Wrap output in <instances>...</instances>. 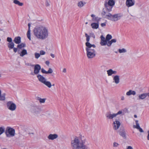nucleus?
<instances>
[{
	"label": "nucleus",
	"instance_id": "1",
	"mask_svg": "<svg viewBox=\"0 0 149 149\" xmlns=\"http://www.w3.org/2000/svg\"><path fill=\"white\" fill-rule=\"evenodd\" d=\"M104 6L106 12L105 11L104 8H103L102 13V15L104 18L112 21L116 22L120 19L122 17L123 15L120 13L112 15L109 13L108 14H106L107 12H110L112 10L113 7L108 5L106 3H104Z\"/></svg>",
	"mask_w": 149,
	"mask_h": 149
},
{
	"label": "nucleus",
	"instance_id": "2",
	"mask_svg": "<svg viewBox=\"0 0 149 149\" xmlns=\"http://www.w3.org/2000/svg\"><path fill=\"white\" fill-rule=\"evenodd\" d=\"M86 141V139L82 140L81 137L76 136L71 141V146L73 149H87L89 148L85 144Z\"/></svg>",
	"mask_w": 149,
	"mask_h": 149
},
{
	"label": "nucleus",
	"instance_id": "3",
	"mask_svg": "<svg viewBox=\"0 0 149 149\" xmlns=\"http://www.w3.org/2000/svg\"><path fill=\"white\" fill-rule=\"evenodd\" d=\"M34 34L38 39L43 40L46 38L48 36L47 29L43 26L35 27L33 30Z\"/></svg>",
	"mask_w": 149,
	"mask_h": 149
},
{
	"label": "nucleus",
	"instance_id": "4",
	"mask_svg": "<svg viewBox=\"0 0 149 149\" xmlns=\"http://www.w3.org/2000/svg\"><path fill=\"white\" fill-rule=\"evenodd\" d=\"M94 48L93 46L86 47L87 55L88 58H93L95 56L96 54Z\"/></svg>",
	"mask_w": 149,
	"mask_h": 149
},
{
	"label": "nucleus",
	"instance_id": "5",
	"mask_svg": "<svg viewBox=\"0 0 149 149\" xmlns=\"http://www.w3.org/2000/svg\"><path fill=\"white\" fill-rule=\"evenodd\" d=\"M5 133L7 137L13 136L15 135V130L13 128L8 127L6 129Z\"/></svg>",
	"mask_w": 149,
	"mask_h": 149
},
{
	"label": "nucleus",
	"instance_id": "6",
	"mask_svg": "<svg viewBox=\"0 0 149 149\" xmlns=\"http://www.w3.org/2000/svg\"><path fill=\"white\" fill-rule=\"evenodd\" d=\"M6 104L8 109L11 111H14L16 109V104L12 101L8 102Z\"/></svg>",
	"mask_w": 149,
	"mask_h": 149
},
{
	"label": "nucleus",
	"instance_id": "7",
	"mask_svg": "<svg viewBox=\"0 0 149 149\" xmlns=\"http://www.w3.org/2000/svg\"><path fill=\"white\" fill-rule=\"evenodd\" d=\"M34 70L33 72H31V74L32 75H34V74H37L39 72L41 69V68L40 65L39 64H37L35 65V67H34Z\"/></svg>",
	"mask_w": 149,
	"mask_h": 149
},
{
	"label": "nucleus",
	"instance_id": "8",
	"mask_svg": "<svg viewBox=\"0 0 149 149\" xmlns=\"http://www.w3.org/2000/svg\"><path fill=\"white\" fill-rule=\"evenodd\" d=\"M85 36L86 37V41H87V42L85 43V45L86 47L90 46H93L94 48H95L96 46L95 45H92L89 42L90 39V36H88V34L86 33H85Z\"/></svg>",
	"mask_w": 149,
	"mask_h": 149
},
{
	"label": "nucleus",
	"instance_id": "9",
	"mask_svg": "<svg viewBox=\"0 0 149 149\" xmlns=\"http://www.w3.org/2000/svg\"><path fill=\"white\" fill-rule=\"evenodd\" d=\"M31 111L33 113H38L40 111V109L37 106H31L30 109Z\"/></svg>",
	"mask_w": 149,
	"mask_h": 149
},
{
	"label": "nucleus",
	"instance_id": "10",
	"mask_svg": "<svg viewBox=\"0 0 149 149\" xmlns=\"http://www.w3.org/2000/svg\"><path fill=\"white\" fill-rule=\"evenodd\" d=\"M101 41L100 43L101 45L104 46L106 45H107L108 42L106 40V39L104 37L103 35H102L100 36Z\"/></svg>",
	"mask_w": 149,
	"mask_h": 149
},
{
	"label": "nucleus",
	"instance_id": "11",
	"mask_svg": "<svg viewBox=\"0 0 149 149\" xmlns=\"http://www.w3.org/2000/svg\"><path fill=\"white\" fill-rule=\"evenodd\" d=\"M120 123L117 120H116L113 123V127L114 130H117L119 127Z\"/></svg>",
	"mask_w": 149,
	"mask_h": 149
},
{
	"label": "nucleus",
	"instance_id": "12",
	"mask_svg": "<svg viewBox=\"0 0 149 149\" xmlns=\"http://www.w3.org/2000/svg\"><path fill=\"white\" fill-rule=\"evenodd\" d=\"M105 116L107 118L109 119H112L114 117H116L115 113H111L110 112H107Z\"/></svg>",
	"mask_w": 149,
	"mask_h": 149
},
{
	"label": "nucleus",
	"instance_id": "13",
	"mask_svg": "<svg viewBox=\"0 0 149 149\" xmlns=\"http://www.w3.org/2000/svg\"><path fill=\"white\" fill-rule=\"evenodd\" d=\"M126 3L128 7L133 6L135 3L134 0H126Z\"/></svg>",
	"mask_w": 149,
	"mask_h": 149
},
{
	"label": "nucleus",
	"instance_id": "14",
	"mask_svg": "<svg viewBox=\"0 0 149 149\" xmlns=\"http://www.w3.org/2000/svg\"><path fill=\"white\" fill-rule=\"evenodd\" d=\"M41 72L43 74H51L53 72V71L52 69L51 68H49L47 71L45 70L44 68H42L41 69Z\"/></svg>",
	"mask_w": 149,
	"mask_h": 149
},
{
	"label": "nucleus",
	"instance_id": "15",
	"mask_svg": "<svg viewBox=\"0 0 149 149\" xmlns=\"http://www.w3.org/2000/svg\"><path fill=\"white\" fill-rule=\"evenodd\" d=\"M37 77L39 81L43 84L44 83V82L45 81V80H46V79L41 75H38Z\"/></svg>",
	"mask_w": 149,
	"mask_h": 149
},
{
	"label": "nucleus",
	"instance_id": "16",
	"mask_svg": "<svg viewBox=\"0 0 149 149\" xmlns=\"http://www.w3.org/2000/svg\"><path fill=\"white\" fill-rule=\"evenodd\" d=\"M37 77L39 81L43 84L44 83V82L45 81V80H46V79L41 75H38Z\"/></svg>",
	"mask_w": 149,
	"mask_h": 149
},
{
	"label": "nucleus",
	"instance_id": "17",
	"mask_svg": "<svg viewBox=\"0 0 149 149\" xmlns=\"http://www.w3.org/2000/svg\"><path fill=\"white\" fill-rule=\"evenodd\" d=\"M104 3H106L108 5L113 7L115 3V2L113 0H109L107 1V0H106L104 1Z\"/></svg>",
	"mask_w": 149,
	"mask_h": 149
},
{
	"label": "nucleus",
	"instance_id": "18",
	"mask_svg": "<svg viewBox=\"0 0 149 149\" xmlns=\"http://www.w3.org/2000/svg\"><path fill=\"white\" fill-rule=\"evenodd\" d=\"M58 137V135L57 134H50L48 136V138L49 139L53 140L54 139L57 138Z\"/></svg>",
	"mask_w": 149,
	"mask_h": 149
},
{
	"label": "nucleus",
	"instance_id": "19",
	"mask_svg": "<svg viewBox=\"0 0 149 149\" xmlns=\"http://www.w3.org/2000/svg\"><path fill=\"white\" fill-rule=\"evenodd\" d=\"M119 134L122 136L124 139H126V132L124 129H123L119 132Z\"/></svg>",
	"mask_w": 149,
	"mask_h": 149
},
{
	"label": "nucleus",
	"instance_id": "20",
	"mask_svg": "<svg viewBox=\"0 0 149 149\" xmlns=\"http://www.w3.org/2000/svg\"><path fill=\"white\" fill-rule=\"evenodd\" d=\"M107 74L108 76H110L112 74H116L117 73V71L113 70L112 69H109L107 71Z\"/></svg>",
	"mask_w": 149,
	"mask_h": 149
},
{
	"label": "nucleus",
	"instance_id": "21",
	"mask_svg": "<svg viewBox=\"0 0 149 149\" xmlns=\"http://www.w3.org/2000/svg\"><path fill=\"white\" fill-rule=\"evenodd\" d=\"M13 42L16 44H19L21 42V38L20 36L16 37L13 40Z\"/></svg>",
	"mask_w": 149,
	"mask_h": 149
},
{
	"label": "nucleus",
	"instance_id": "22",
	"mask_svg": "<svg viewBox=\"0 0 149 149\" xmlns=\"http://www.w3.org/2000/svg\"><path fill=\"white\" fill-rule=\"evenodd\" d=\"M114 82L116 84H118L120 82V77L118 75H116L113 78Z\"/></svg>",
	"mask_w": 149,
	"mask_h": 149
},
{
	"label": "nucleus",
	"instance_id": "23",
	"mask_svg": "<svg viewBox=\"0 0 149 149\" xmlns=\"http://www.w3.org/2000/svg\"><path fill=\"white\" fill-rule=\"evenodd\" d=\"M147 96V93H144L139 95L138 96L139 100H143Z\"/></svg>",
	"mask_w": 149,
	"mask_h": 149
},
{
	"label": "nucleus",
	"instance_id": "24",
	"mask_svg": "<svg viewBox=\"0 0 149 149\" xmlns=\"http://www.w3.org/2000/svg\"><path fill=\"white\" fill-rule=\"evenodd\" d=\"M91 16L92 17H93V18L92 19V20L93 21H95L98 23L99 21L100 20L101 18L99 17H95V15L93 14H92L91 15Z\"/></svg>",
	"mask_w": 149,
	"mask_h": 149
},
{
	"label": "nucleus",
	"instance_id": "25",
	"mask_svg": "<svg viewBox=\"0 0 149 149\" xmlns=\"http://www.w3.org/2000/svg\"><path fill=\"white\" fill-rule=\"evenodd\" d=\"M18 54H19L20 56L23 57L24 56L27 54V50L25 49H24L22 50L20 53H18Z\"/></svg>",
	"mask_w": 149,
	"mask_h": 149
},
{
	"label": "nucleus",
	"instance_id": "26",
	"mask_svg": "<svg viewBox=\"0 0 149 149\" xmlns=\"http://www.w3.org/2000/svg\"><path fill=\"white\" fill-rule=\"evenodd\" d=\"M126 94L128 96H130L131 95H134L136 94V93L135 91L130 90L126 93Z\"/></svg>",
	"mask_w": 149,
	"mask_h": 149
},
{
	"label": "nucleus",
	"instance_id": "27",
	"mask_svg": "<svg viewBox=\"0 0 149 149\" xmlns=\"http://www.w3.org/2000/svg\"><path fill=\"white\" fill-rule=\"evenodd\" d=\"M91 26L93 29H97L99 27V23H93L91 24Z\"/></svg>",
	"mask_w": 149,
	"mask_h": 149
},
{
	"label": "nucleus",
	"instance_id": "28",
	"mask_svg": "<svg viewBox=\"0 0 149 149\" xmlns=\"http://www.w3.org/2000/svg\"><path fill=\"white\" fill-rule=\"evenodd\" d=\"M7 45L9 49L10 50L14 48L15 44L13 42H12L8 43L7 44Z\"/></svg>",
	"mask_w": 149,
	"mask_h": 149
},
{
	"label": "nucleus",
	"instance_id": "29",
	"mask_svg": "<svg viewBox=\"0 0 149 149\" xmlns=\"http://www.w3.org/2000/svg\"><path fill=\"white\" fill-rule=\"evenodd\" d=\"M44 82V83L43 84L49 88H50L51 87L52 85L50 81L45 80V81Z\"/></svg>",
	"mask_w": 149,
	"mask_h": 149
},
{
	"label": "nucleus",
	"instance_id": "30",
	"mask_svg": "<svg viewBox=\"0 0 149 149\" xmlns=\"http://www.w3.org/2000/svg\"><path fill=\"white\" fill-rule=\"evenodd\" d=\"M116 42V39H112L111 40L108 42L107 44V45L108 47H110L111 46L112 44L113 43H115Z\"/></svg>",
	"mask_w": 149,
	"mask_h": 149
},
{
	"label": "nucleus",
	"instance_id": "31",
	"mask_svg": "<svg viewBox=\"0 0 149 149\" xmlns=\"http://www.w3.org/2000/svg\"><path fill=\"white\" fill-rule=\"evenodd\" d=\"M26 45L25 43H22L20 44H18L17 45V48L19 49H22V48H24L26 47Z\"/></svg>",
	"mask_w": 149,
	"mask_h": 149
},
{
	"label": "nucleus",
	"instance_id": "32",
	"mask_svg": "<svg viewBox=\"0 0 149 149\" xmlns=\"http://www.w3.org/2000/svg\"><path fill=\"white\" fill-rule=\"evenodd\" d=\"M13 3L15 4L18 5V6H22L23 5V3L20 2L17 0H14L13 1Z\"/></svg>",
	"mask_w": 149,
	"mask_h": 149
},
{
	"label": "nucleus",
	"instance_id": "33",
	"mask_svg": "<svg viewBox=\"0 0 149 149\" xmlns=\"http://www.w3.org/2000/svg\"><path fill=\"white\" fill-rule=\"evenodd\" d=\"M86 4V2H83L82 1H81L78 3L77 6L81 8L84 6Z\"/></svg>",
	"mask_w": 149,
	"mask_h": 149
},
{
	"label": "nucleus",
	"instance_id": "34",
	"mask_svg": "<svg viewBox=\"0 0 149 149\" xmlns=\"http://www.w3.org/2000/svg\"><path fill=\"white\" fill-rule=\"evenodd\" d=\"M36 98V99L39 100L40 103H44L46 100L45 98L41 99L39 97H37Z\"/></svg>",
	"mask_w": 149,
	"mask_h": 149
},
{
	"label": "nucleus",
	"instance_id": "35",
	"mask_svg": "<svg viewBox=\"0 0 149 149\" xmlns=\"http://www.w3.org/2000/svg\"><path fill=\"white\" fill-rule=\"evenodd\" d=\"M112 38V36L110 34H108L107 35L106 39V40L108 42H109V40Z\"/></svg>",
	"mask_w": 149,
	"mask_h": 149
},
{
	"label": "nucleus",
	"instance_id": "36",
	"mask_svg": "<svg viewBox=\"0 0 149 149\" xmlns=\"http://www.w3.org/2000/svg\"><path fill=\"white\" fill-rule=\"evenodd\" d=\"M31 30H28L27 33V36L28 38L30 40H31V33H30Z\"/></svg>",
	"mask_w": 149,
	"mask_h": 149
},
{
	"label": "nucleus",
	"instance_id": "37",
	"mask_svg": "<svg viewBox=\"0 0 149 149\" xmlns=\"http://www.w3.org/2000/svg\"><path fill=\"white\" fill-rule=\"evenodd\" d=\"M5 94L4 93L0 95V100H4L5 99Z\"/></svg>",
	"mask_w": 149,
	"mask_h": 149
},
{
	"label": "nucleus",
	"instance_id": "38",
	"mask_svg": "<svg viewBox=\"0 0 149 149\" xmlns=\"http://www.w3.org/2000/svg\"><path fill=\"white\" fill-rule=\"evenodd\" d=\"M118 51L120 53H125L127 52V50L126 49L123 48L122 49H118Z\"/></svg>",
	"mask_w": 149,
	"mask_h": 149
},
{
	"label": "nucleus",
	"instance_id": "39",
	"mask_svg": "<svg viewBox=\"0 0 149 149\" xmlns=\"http://www.w3.org/2000/svg\"><path fill=\"white\" fill-rule=\"evenodd\" d=\"M5 131V128L4 127H0V135Z\"/></svg>",
	"mask_w": 149,
	"mask_h": 149
},
{
	"label": "nucleus",
	"instance_id": "40",
	"mask_svg": "<svg viewBox=\"0 0 149 149\" xmlns=\"http://www.w3.org/2000/svg\"><path fill=\"white\" fill-rule=\"evenodd\" d=\"M40 54L39 53H35V57L36 58H38L40 57Z\"/></svg>",
	"mask_w": 149,
	"mask_h": 149
},
{
	"label": "nucleus",
	"instance_id": "41",
	"mask_svg": "<svg viewBox=\"0 0 149 149\" xmlns=\"http://www.w3.org/2000/svg\"><path fill=\"white\" fill-rule=\"evenodd\" d=\"M18 48H17H17L14 47V48H13L14 52L15 53H16L18 51V53L19 51V49L18 50Z\"/></svg>",
	"mask_w": 149,
	"mask_h": 149
},
{
	"label": "nucleus",
	"instance_id": "42",
	"mask_svg": "<svg viewBox=\"0 0 149 149\" xmlns=\"http://www.w3.org/2000/svg\"><path fill=\"white\" fill-rule=\"evenodd\" d=\"M7 41L9 42H12V40L11 38L8 37L7 39Z\"/></svg>",
	"mask_w": 149,
	"mask_h": 149
},
{
	"label": "nucleus",
	"instance_id": "43",
	"mask_svg": "<svg viewBox=\"0 0 149 149\" xmlns=\"http://www.w3.org/2000/svg\"><path fill=\"white\" fill-rule=\"evenodd\" d=\"M45 54V51L43 50H41L40 51V55H44Z\"/></svg>",
	"mask_w": 149,
	"mask_h": 149
},
{
	"label": "nucleus",
	"instance_id": "44",
	"mask_svg": "<svg viewBox=\"0 0 149 149\" xmlns=\"http://www.w3.org/2000/svg\"><path fill=\"white\" fill-rule=\"evenodd\" d=\"M134 127L138 129L139 128H140V127L139 126V124H136V126H135V125H134Z\"/></svg>",
	"mask_w": 149,
	"mask_h": 149
},
{
	"label": "nucleus",
	"instance_id": "45",
	"mask_svg": "<svg viewBox=\"0 0 149 149\" xmlns=\"http://www.w3.org/2000/svg\"><path fill=\"white\" fill-rule=\"evenodd\" d=\"M122 112L121 111H118L117 113H115V117H116L117 115L120 114L122 113Z\"/></svg>",
	"mask_w": 149,
	"mask_h": 149
},
{
	"label": "nucleus",
	"instance_id": "46",
	"mask_svg": "<svg viewBox=\"0 0 149 149\" xmlns=\"http://www.w3.org/2000/svg\"><path fill=\"white\" fill-rule=\"evenodd\" d=\"M118 145V143L116 142H114L113 143V146L114 147H117Z\"/></svg>",
	"mask_w": 149,
	"mask_h": 149
},
{
	"label": "nucleus",
	"instance_id": "47",
	"mask_svg": "<svg viewBox=\"0 0 149 149\" xmlns=\"http://www.w3.org/2000/svg\"><path fill=\"white\" fill-rule=\"evenodd\" d=\"M45 5L46 6H49V4L47 1H46Z\"/></svg>",
	"mask_w": 149,
	"mask_h": 149
},
{
	"label": "nucleus",
	"instance_id": "48",
	"mask_svg": "<svg viewBox=\"0 0 149 149\" xmlns=\"http://www.w3.org/2000/svg\"><path fill=\"white\" fill-rule=\"evenodd\" d=\"M106 25V23H102L101 24V25L102 27H104Z\"/></svg>",
	"mask_w": 149,
	"mask_h": 149
},
{
	"label": "nucleus",
	"instance_id": "49",
	"mask_svg": "<svg viewBox=\"0 0 149 149\" xmlns=\"http://www.w3.org/2000/svg\"><path fill=\"white\" fill-rule=\"evenodd\" d=\"M49 62L47 61L45 62V64L48 66L49 64Z\"/></svg>",
	"mask_w": 149,
	"mask_h": 149
},
{
	"label": "nucleus",
	"instance_id": "50",
	"mask_svg": "<svg viewBox=\"0 0 149 149\" xmlns=\"http://www.w3.org/2000/svg\"><path fill=\"white\" fill-rule=\"evenodd\" d=\"M138 130H139V131L141 132H143V129L141 127H140V128H139Z\"/></svg>",
	"mask_w": 149,
	"mask_h": 149
},
{
	"label": "nucleus",
	"instance_id": "51",
	"mask_svg": "<svg viewBox=\"0 0 149 149\" xmlns=\"http://www.w3.org/2000/svg\"><path fill=\"white\" fill-rule=\"evenodd\" d=\"M30 26H31V24L30 23H29L28 25V30H30Z\"/></svg>",
	"mask_w": 149,
	"mask_h": 149
},
{
	"label": "nucleus",
	"instance_id": "52",
	"mask_svg": "<svg viewBox=\"0 0 149 149\" xmlns=\"http://www.w3.org/2000/svg\"><path fill=\"white\" fill-rule=\"evenodd\" d=\"M66 70L65 68H64L63 70V72L64 73H66Z\"/></svg>",
	"mask_w": 149,
	"mask_h": 149
},
{
	"label": "nucleus",
	"instance_id": "53",
	"mask_svg": "<svg viewBox=\"0 0 149 149\" xmlns=\"http://www.w3.org/2000/svg\"><path fill=\"white\" fill-rule=\"evenodd\" d=\"M127 149H133L132 147L131 146H128L127 147Z\"/></svg>",
	"mask_w": 149,
	"mask_h": 149
},
{
	"label": "nucleus",
	"instance_id": "54",
	"mask_svg": "<svg viewBox=\"0 0 149 149\" xmlns=\"http://www.w3.org/2000/svg\"><path fill=\"white\" fill-rule=\"evenodd\" d=\"M50 56L53 58H54L55 57V56H54V55L52 54L51 53L50 54Z\"/></svg>",
	"mask_w": 149,
	"mask_h": 149
},
{
	"label": "nucleus",
	"instance_id": "55",
	"mask_svg": "<svg viewBox=\"0 0 149 149\" xmlns=\"http://www.w3.org/2000/svg\"><path fill=\"white\" fill-rule=\"evenodd\" d=\"M121 100H124L125 99L124 97L123 96H122L121 97Z\"/></svg>",
	"mask_w": 149,
	"mask_h": 149
},
{
	"label": "nucleus",
	"instance_id": "56",
	"mask_svg": "<svg viewBox=\"0 0 149 149\" xmlns=\"http://www.w3.org/2000/svg\"><path fill=\"white\" fill-rule=\"evenodd\" d=\"M91 34L92 35V37L94 38H95V36L94 35V34L93 33H91Z\"/></svg>",
	"mask_w": 149,
	"mask_h": 149
},
{
	"label": "nucleus",
	"instance_id": "57",
	"mask_svg": "<svg viewBox=\"0 0 149 149\" xmlns=\"http://www.w3.org/2000/svg\"><path fill=\"white\" fill-rule=\"evenodd\" d=\"M135 123H136V125L137 124H139L138 123V120H135Z\"/></svg>",
	"mask_w": 149,
	"mask_h": 149
},
{
	"label": "nucleus",
	"instance_id": "58",
	"mask_svg": "<svg viewBox=\"0 0 149 149\" xmlns=\"http://www.w3.org/2000/svg\"><path fill=\"white\" fill-rule=\"evenodd\" d=\"M147 139L148 140H149V133L148 134V136H147Z\"/></svg>",
	"mask_w": 149,
	"mask_h": 149
},
{
	"label": "nucleus",
	"instance_id": "59",
	"mask_svg": "<svg viewBox=\"0 0 149 149\" xmlns=\"http://www.w3.org/2000/svg\"><path fill=\"white\" fill-rule=\"evenodd\" d=\"M30 66H32V67H35V65H33L30 64Z\"/></svg>",
	"mask_w": 149,
	"mask_h": 149
},
{
	"label": "nucleus",
	"instance_id": "60",
	"mask_svg": "<svg viewBox=\"0 0 149 149\" xmlns=\"http://www.w3.org/2000/svg\"><path fill=\"white\" fill-rule=\"evenodd\" d=\"M26 65L27 66H30V64L29 63H26Z\"/></svg>",
	"mask_w": 149,
	"mask_h": 149
},
{
	"label": "nucleus",
	"instance_id": "61",
	"mask_svg": "<svg viewBox=\"0 0 149 149\" xmlns=\"http://www.w3.org/2000/svg\"><path fill=\"white\" fill-rule=\"evenodd\" d=\"M28 134H29V135H31V134H32V135H34V134L33 133V132H32V133H28Z\"/></svg>",
	"mask_w": 149,
	"mask_h": 149
},
{
	"label": "nucleus",
	"instance_id": "62",
	"mask_svg": "<svg viewBox=\"0 0 149 149\" xmlns=\"http://www.w3.org/2000/svg\"><path fill=\"white\" fill-rule=\"evenodd\" d=\"M134 117H135V118H137V115H134Z\"/></svg>",
	"mask_w": 149,
	"mask_h": 149
},
{
	"label": "nucleus",
	"instance_id": "63",
	"mask_svg": "<svg viewBox=\"0 0 149 149\" xmlns=\"http://www.w3.org/2000/svg\"><path fill=\"white\" fill-rule=\"evenodd\" d=\"M147 96L149 97V93H147Z\"/></svg>",
	"mask_w": 149,
	"mask_h": 149
},
{
	"label": "nucleus",
	"instance_id": "64",
	"mask_svg": "<svg viewBox=\"0 0 149 149\" xmlns=\"http://www.w3.org/2000/svg\"><path fill=\"white\" fill-rule=\"evenodd\" d=\"M54 85H55V84H53L52 85V86H54Z\"/></svg>",
	"mask_w": 149,
	"mask_h": 149
}]
</instances>
